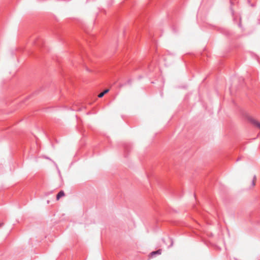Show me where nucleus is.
<instances>
[{
  "label": "nucleus",
  "instance_id": "obj_1",
  "mask_svg": "<svg viewBox=\"0 0 260 260\" xmlns=\"http://www.w3.org/2000/svg\"><path fill=\"white\" fill-rule=\"evenodd\" d=\"M248 120L250 123H251L254 126H256L257 127H258L260 129V122L257 121L255 119H254L250 117H248Z\"/></svg>",
  "mask_w": 260,
  "mask_h": 260
},
{
  "label": "nucleus",
  "instance_id": "obj_2",
  "mask_svg": "<svg viewBox=\"0 0 260 260\" xmlns=\"http://www.w3.org/2000/svg\"><path fill=\"white\" fill-rule=\"evenodd\" d=\"M161 249H159L156 251H152L150 253V256L151 257H153L155 255H159L161 253Z\"/></svg>",
  "mask_w": 260,
  "mask_h": 260
},
{
  "label": "nucleus",
  "instance_id": "obj_3",
  "mask_svg": "<svg viewBox=\"0 0 260 260\" xmlns=\"http://www.w3.org/2000/svg\"><path fill=\"white\" fill-rule=\"evenodd\" d=\"M64 196V193L63 190L60 191L56 196V200H58L61 197Z\"/></svg>",
  "mask_w": 260,
  "mask_h": 260
},
{
  "label": "nucleus",
  "instance_id": "obj_4",
  "mask_svg": "<svg viewBox=\"0 0 260 260\" xmlns=\"http://www.w3.org/2000/svg\"><path fill=\"white\" fill-rule=\"evenodd\" d=\"M109 91V89H108L105 90L103 92L100 93L98 95V97L100 98H102L106 93H108Z\"/></svg>",
  "mask_w": 260,
  "mask_h": 260
},
{
  "label": "nucleus",
  "instance_id": "obj_5",
  "mask_svg": "<svg viewBox=\"0 0 260 260\" xmlns=\"http://www.w3.org/2000/svg\"><path fill=\"white\" fill-rule=\"evenodd\" d=\"M256 176H255V175H254V176H253V180H252V185L253 186H254L255 185V181H256Z\"/></svg>",
  "mask_w": 260,
  "mask_h": 260
},
{
  "label": "nucleus",
  "instance_id": "obj_6",
  "mask_svg": "<svg viewBox=\"0 0 260 260\" xmlns=\"http://www.w3.org/2000/svg\"><path fill=\"white\" fill-rule=\"evenodd\" d=\"M170 240L171 241V245L169 247L172 246L173 245V240H172V239H170Z\"/></svg>",
  "mask_w": 260,
  "mask_h": 260
},
{
  "label": "nucleus",
  "instance_id": "obj_7",
  "mask_svg": "<svg viewBox=\"0 0 260 260\" xmlns=\"http://www.w3.org/2000/svg\"><path fill=\"white\" fill-rule=\"evenodd\" d=\"M3 223H0V228L2 227L3 225Z\"/></svg>",
  "mask_w": 260,
  "mask_h": 260
}]
</instances>
